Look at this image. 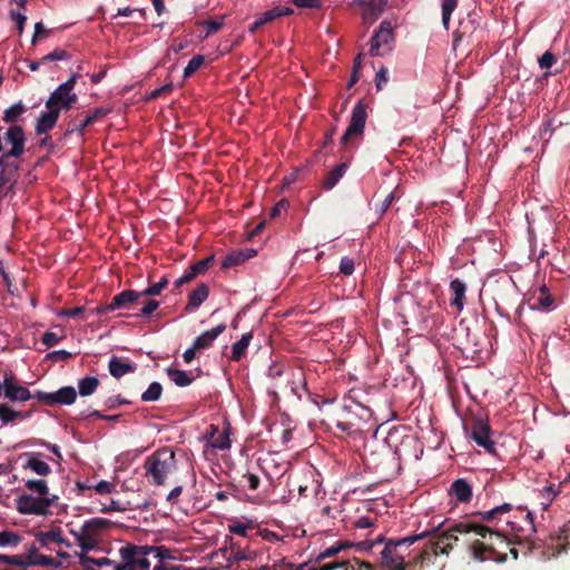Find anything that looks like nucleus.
I'll use <instances>...</instances> for the list:
<instances>
[{
    "label": "nucleus",
    "mask_w": 570,
    "mask_h": 570,
    "mask_svg": "<svg viewBox=\"0 0 570 570\" xmlns=\"http://www.w3.org/2000/svg\"><path fill=\"white\" fill-rule=\"evenodd\" d=\"M36 397L50 405H70L76 401L77 392L72 386H65L52 393L38 392Z\"/></svg>",
    "instance_id": "16"
},
{
    "label": "nucleus",
    "mask_w": 570,
    "mask_h": 570,
    "mask_svg": "<svg viewBox=\"0 0 570 570\" xmlns=\"http://www.w3.org/2000/svg\"><path fill=\"white\" fill-rule=\"evenodd\" d=\"M475 537L474 540H470L471 551L474 559L483 561L490 559V552L495 551L500 546L505 544V537L499 532H493L485 527L474 524L472 532Z\"/></svg>",
    "instance_id": "6"
},
{
    "label": "nucleus",
    "mask_w": 570,
    "mask_h": 570,
    "mask_svg": "<svg viewBox=\"0 0 570 570\" xmlns=\"http://www.w3.org/2000/svg\"><path fill=\"white\" fill-rule=\"evenodd\" d=\"M293 9L289 7H274L257 17V19L250 24L249 32H256L264 24L272 22L276 18L293 14Z\"/></svg>",
    "instance_id": "19"
},
{
    "label": "nucleus",
    "mask_w": 570,
    "mask_h": 570,
    "mask_svg": "<svg viewBox=\"0 0 570 570\" xmlns=\"http://www.w3.org/2000/svg\"><path fill=\"white\" fill-rule=\"evenodd\" d=\"M253 335L252 333H245L242 335L240 340H238L236 343L232 346V358L234 361H239L242 356L244 355L245 351L247 350L250 340Z\"/></svg>",
    "instance_id": "32"
},
{
    "label": "nucleus",
    "mask_w": 570,
    "mask_h": 570,
    "mask_svg": "<svg viewBox=\"0 0 570 570\" xmlns=\"http://www.w3.org/2000/svg\"><path fill=\"white\" fill-rule=\"evenodd\" d=\"M365 121L366 106L360 101L353 108L350 125L341 139L342 144H346L353 136L362 135L365 127Z\"/></svg>",
    "instance_id": "11"
},
{
    "label": "nucleus",
    "mask_w": 570,
    "mask_h": 570,
    "mask_svg": "<svg viewBox=\"0 0 570 570\" xmlns=\"http://www.w3.org/2000/svg\"><path fill=\"white\" fill-rule=\"evenodd\" d=\"M204 63V57L198 55L193 57L188 65L184 69V77L188 78L190 77L196 70L200 68V66Z\"/></svg>",
    "instance_id": "44"
},
{
    "label": "nucleus",
    "mask_w": 570,
    "mask_h": 570,
    "mask_svg": "<svg viewBox=\"0 0 570 570\" xmlns=\"http://www.w3.org/2000/svg\"><path fill=\"white\" fill-rule=\"evenodd\" d=\"M1 384L6 399L10 401L24 402L31 399L30 391L19 385L12 373L6 374Z\"/></svg>",
    "instance_id": "15"
},
{
    "label": "nucleus",
    "mask_w": 570,
    "mask_h": 570,
    "mask_svg": "<svg viewBox=\"0 0 570 570\" xmlns=\"http://www.w3.org/2000/svg\"><path fill=\"white\" fill-rule=\"evenodd\" d=\"M67 52L62 49H56L52 52L42 57V61H58L67 58Z\"/></svg>",
    "instance_id": "52"
},
{
    "label": "nucleus",
    "mask_w": 570,
    "mask_h": 570,
    "mask_svg": "<svg viewBox=\"0 0 570 570\" xmlns=\"http://www.w3.org/2000/svg\"><path fill=\"white\" fill-rule=\"evenodd\" d=\"M350 547L348 543H345V542H337L335 543L334 546L325 549L323 552H321L317 557H316V561H322L324 559H327V558H331V557H334L335 554H337L338 552H341L342 550H344L345 548Z\"/></svg>",
    "instance_id": "41"
},
{
    "label": "nucleus",
    "mask_w": 570,
    "mask_h": 570,
    "mask_svg": "<svg viewBox=\"0 0 570 570\" xmlns=\"http://www.w3.org/2000/svg\"><path fill=\"white\" fill-rule=\"evenodd\" d=\"M37 540L41 546H49L50 543H63L67 547H70V543L63 539L60 530L39 532L37 534Z\"/></svg>",
    "instance_id": "30"
},
{
    "label": "nucleus",
    "mask_w": 570,
    "mask_h": 570,
    "mask_svg": "<svg viewBox=\"0 0 570 570\" xmlns=\"http://www.w3.org/2000/svg\"><path fill=\"white\" fill-rule=\"evenodd\" d=\"M474 530V523L463 521L459 522L444 532H442L435 542V553H448L452 548L453 542L458 541V534L469 535Z\"/></svg>",
    "instance_id": "10"
},
{
    "label": "nucleus",
    "mask_w": 570,
    "mask_h": 570,
    "mask_svg": "<svg viewBox=\"0 0 570 570\" xmlns=\"http://www.w3.org/2000/svg\"><path fill=\"white\" fill-rule=\"evenodd\" d=\"M450 291L452 293L451 306L455 307L458 312H461L464 307L466 285L459 278H455L450 284Z\"/></svg>",
    "instance_id": "23"
},
{
    "label": "nucleus",
    "mask_w": 570,
    "mask_h": 570,
    "mask_svg": "<svg viewBox=\"0 0 570 570\" xmlns=\"http://www.w3.org/2000/svg\"><path fill=\"white\" fill-rule=\"evenodd\" d=\"M60 341V337L56 334V333H52V332H46L42 336V343L48 346V347H52L55 345H57Z\"/></svg>",
    "instance_id": "55"
},
{
    "label": "nucleus",
    "mask_w": 570,
    "mask_h": 570,
    "mask_svg": "<svg viewBox=\"0 0 570 570\" xmlns=\"http://www.w3.org/2000/svg\"><path fill=\"white\" fill-rule=\"evenodd\" d=\"M168 285V279L166 277H163L159 282L148 286L144 291H141V294L144 297L148 296H158L161 294L163 289L166 288Z\"/></svg>",
    "instance_id": "39"
},
{
    "label": "nucleus",
    "mask_w": 570,
    "mask_h": 570,
    "mask_svg": "<svg viewBox=\"0 0 570 570\" xmlns=\"http://www.w3.org/2000/svg\"><path fill=\"white\" fill-rule=\"evenodd\" d=\"M557 493L558 492L554 490L553 487H546L541 491L542 501L540 504L543 510H547L550 507V504L553 501V499L556 498Z\"/></svg>",
    "instance_id": "45"
},
{
    "label": "nucleus",
    "mask_w": 570,
    "mask_h": 570,
    "mask_svg": "<svg viewBox=\"0 0 570 570\" xmlns=\"http://www.w3.org/2000/svg\"><path fill=\"white\" fill-rule=\"evenodd\" d=\"M387 80H389V70L386 68L382 67L377 71L376 77H375L376 88L381 89L382 86L387 82Z\"/></svg>",
    "instance_id": "56"
},
{
    "label": "nucleus",
    "mask_w": 570,
    "mask_h": 570,
    "mask_svg": "<svg viewBox=\"0 0 570 570\" xmlns=\"http://www.w3.org/2000/svg\"><path fill=\"white\" fill-rule=\"evenodd\" d=\"M10 17L17 23V29L19 31V35H21L23 32V27L27 21V17L23 13L16 11H11Z\"/></svg>",
    "instance_id": "54"
},
{
    "label": "nucleus",
    "mask_w": 570,
    "mask_h": 570,
    "mask_svg": "<svg viewBox=\"0 0 570 570\" xmlns=\"http://www.w3.org/2000/svg\"><path fill=\"white\" fill-rule=\"evenodd\" d=\"M552 306L553 299L543 285L539 288V292L532 296V308L550 309Z\"/></svg>",
    "instance_id": "28"
},
{
    "label": "nucleus",
    "mask_w": 570,
    "mask_h": 570,
    "mask_svg": "<svg viewBox=\"0 0 570 570\" xmlns=\"http://www.w3.org/2000/svg\"><path fill=\"white\" fill-rule=\"evenodd\" d=\"M144 295L141 291L127 289L122 291L119 294L115 295L111 302L105 305V309L107 311H117V309H126L134 311L135 305L138 304Z\"/></svg>",
    "instance_id": "12"
},
{
    "label": "nucleus",
    "mask_w": 570,
    "mask_h": 570,
    "mask_svg": "<svg viewBox=\"0 0 570 570\" xmlns=\"http://www.w3.org/2000/svg\"><path fill=\"white\" fill-rule=\"evenodd\" d=\"M354 3L361 8L363 22L373 24L384 12L387 0H355Z\"/></svg>",
    "instance_id": "14"
},
{
    "label": "nucleus",
    "mask_w": 570,
    "mask_h": 570,
    "mask_svg": "<svg viewBox=\"0 0 570 570\" xmlns=\"http://www.w3.org/2000/svg\"><path fill=\"white\" fill-rule=\"evenodd\" d=\"M95 490L99 494H109L114 491V485L108 481H100L96 484Z\"/></svg>",
    "instance_id": "57"
},
{
    "label": "nucleus",
    "mask_w": 570,
    "mask_h": 570,
    "mask_svg": "<svg viewBox=\"0 0 570 570\" xmlns=\"http://www.w3.org/2000/svg\"><path fill=\"white\" fill-rule=\"evenodd\" d=\"M89 551L77 552L76 556L79 557V563L86 570H94L96 567L100 568L102 566L109 564L110 560L107 558H94L88 556Z\"/></svg>",
    "instance_id": "27"
},
{
    "label": "nucleus",
    "mask_w": 570,
    "mask_h": 570,
    "mask_svg": "<svg viewBox=\"0 0 570 570\" xmlns=\"http://www.w3.org/2000/svg\"><path fill=\"white\" fill-rule=\"evenodd\" d=\"M140 303L141 308L139 312L132 314L135 317H149L160 305L159 302L155 299H145Z\"/></svg>",
    "instance_id": "37"
},
{
    "label": "nucleus",
    "mask_w": 570,
    "mask_h": 570,
    "mask_svg": "<svg viewBox=\"0 0 570 570\" xmlns=\"http://www.w3.org/2000/svg\"><path fill=\"white\" fill-rule=\"evenodd\" d=\"M539 67L541 69H549L556 63V57L550 51H546L540 58H539Z\"/></svg>",
    "instance_id": "47"
},
{
    "label": "nucleus",
    "mask_w": 570,
    "mask_h": 570,
    "mask_svg": "<svg viewBox=\"0 0 570 570\" xmlns=\"http://www.w3.org/2000/svg\"><path fill=\"white\" fill-rule=\"evenodd\" d=\"M511 510V504L509 503H504L502 505H498L487 512L483 513V517L485 520H491L493 519L495 515L500 514V513H505V512H509Z\"/></svg>",
    "instance_id": "46"
},
{
    "label": "nucleus",
    "mask_w": 570,
    "mask_h": 570,
    "mask_svg": "<svg viewBox=\"0 0 570 570\" xmlns=\"http://www.w3.org/2000/svg\"><path fill=\"white\" fill-rule=\"evenodd\" d=\"M249 529H252L249 524L238 520H232L228 523V531L240 537H246Z\"/></svg>",
    "instance_id": "42"
},
{
    "label": "nucleus",
    "mask_w": 570,
    "mask_h": 570,
    "mask_svg": "<svg viewBox=\"0 0 570 570\" xmlns=\"http://www.w3.org/2000/svg\"><path fill=\"white\" fill-rule=\"evenodd\" d=\"M288 207V202L285 199L279 200L271 210L272 217H277L282 210H285Z\"/></svg>",
    "instance_id": "62"
},
{
    "label": "nucleus",
    "mask_w": 570,
    "mask_h": 570,
    "mask_svg": "<svg viewBox=\"0 0 570 570\" xmlns=\"http://www.w3.org/2000/svg\"><path fill=\"white\" fill-rule=\"evenodd\" d=\"M450 492L460 502H468L472 497V489L470 484L463 479L455 480L451 485Z\"/></svg>",
    "instance_id": "24"
},
{
    "label": "nucleus",
    "mask_w": 570,
    "mask_h": 570,
    "mask_svg": "<svg viewBox=\"0 0 570 570\" xmlns=\"http://www.w3.org/2000/svg\"><path fill=\"white\" fill-rule=\"evenodd\" d=\"M248 257L249 256H246V255H244L242 253L229 255V256H227L225 258V261L223 263V266L224 267H230V266L237 265L240 262H244Z\"/></svg>",
    "instance_id": "51"
},
{
    "label": "nucleus",
    "mask_w": 570,
    "mask_h": 570,
    "mask_svg": "<svg viewBox=\"0 0 570 570\" xmlns=\"http://www.w3.org/2000/svg\"><path fill=\"white\" fill-rule=\"evenodd\" d=\"M395 41L394 26L390 20H383L370 40V55L384 56L392 51Z\"/></svg>",
    "instance_id": "7"
},
{
    "label": "nucleus",
    "mask_w": 570,
    "mask_h": 570,
    "mask_svg": "<svg viewBox=\"0 0 570 570\" xmlns=\"http://www.w3.org/2000/svg\"><path fill=\"white\" fill-rule=\"evenodd\" d=\"M20 535L14 532H0V547H17L20 543Z\"/></svg>",
    "instance_id": "40"
},
{
    "label": "nucleus",
    "mask_w": 570,
    "mask_h": 570,
    "mask_svg": "<svg viewBox=\"0 0 570 570\" xmlns=\"http://www.w3.org/2000/svg\"><path fill=\"white\" fill-rule=\"evenodd\" d=\"M163 386L158 382H153L148 389L141 394V400L144 402H154L159 400L161 396Z\"/></svg>",
    "instance_id": "36"
},
{
    "label": "nucleus",
    "mask_w": 570,
    "mask_h": 570,
    "mask_svg": "<svg viewBox=\"0 0 570 570\" xmlns=\"http://www.w3.org/2000/svg\"><path fill=\"white\" fill-rule=\"evenodd\" d=\"M167 375L177 386H188L193 382V376L183 370L167 368Z\"/></svg>",
    "instance_id": "31"
},
{
    "label": "nucleus",
    "mask_w": 570,
    "mask_h": 570,
    "mask_svg": "<svg viewBox=\"0 0 570 570\" xmlns=\"http://www.w3.org/2000/svg\"><path fill=\"white\" fill-rule=\"evenodd\" d=\"M456 0H442V23L445 29L449 28L451 14L456 8Z\"/></svg>",
    "instance_id": "38"
},
{
    "label": "nucleus",
    "mask_w": 570,
    "mask_h": 570,
    "mask_svg": "<svg viewBox=\"0 0 570 570\" xmlns=\"http://www.w3.org/2000/svg\"><path fill=\"white\" fill-rule=\"evenodd\" d=\"M48 35V30H46L45 26L42 24V22H37L35 24V35L32 37V40L31 42L35 45L37 42V39L40 37V36H47Z\"/></svg>",
    "instance_id": "60"
},
{
    "label": "nucleus",
    "mask_w": 570,
    "mask_h": 570,
    "mask_svg": "<svg viewBox=\"0 0 570 570\" xmlns=\"http://www.w3.org/2000/svg\"><path fill=\"white\" fill-rule=\"evenodd\" d=\"M246 479V483H247V487L250 489V490H256L259 485V479L258 476L254 475V474H247L245 476Z\"/></svg>",
    "instance_id": "63"
},
{
    "label": "nucleus",
    "mask_w": 570,
    "mask_h": 570,
    "mask_svg": "<svg viewBox=\"0 0 570 570\" xmlns=\"http://www.w3.org/2000/svg\"><path fill=\"white\" fill-rule=\"evenodd\" d=\"M37 119L36 132L38 135L45 134L53 128L59 118V107H46Z\"/></svg>",
    "instance_id": "21"
},
{
    "label": "nucleus",
    "mask_w": 570,
    "mask_h": 570,
    "mask_svg": "<svg viewBox=\"0 0 570 570\" xmlns=\"http://www.w3.org/2000/svg\"><path fill=\"white\" fill-rule=\"evenodd\" d=\"M83 312H85V308L81 306L73 307V308H63L57 313V316L58 317H78V316L82 315Z\"/></svg>",
    "instance_id": "50"
},
{
    "label": "nucleus",
    "mask_w": 570,
    "mask_h": 570,
    "mask_svg": "<svg viewBox=\"0 0 570 570\" xmlns=\"http://www.w3.org/2000/svg\"><path fill=\"white\" fill-rule=\"evenodd\" d=\"M108 367H109L110 374L117 379H119L135 370V367L131 363L120 360L116 356L110 358Z\"/></svg>",
    "instance_id": "26"
},
{
    "label": "nucleus",
    "mask_w": 570,
    "mask_h": 570,
    "mask_svg": "<svg viewBox=\"0 0 570 570\" xmlns=\"http://www.w3.org/2000/svg\"><path fill=\"white\" fill-rule=\"evenodd\" d=\"M14 560H22V554H19V556L0 554V564L7 563V564L18 566L19 567V563L16 562Z\"/></svg>",
    "instance_id": "61"
},
{
    "label": "nucleus",
    "mask_w": 570,
    "mask_h": 570,
    "mask_svg": "<svg viewBox=\"0 0 570 570\" xmlns=\"http://www.w3.org/2000/svg\"><path fill=\"white\" fill-rule=\"evenodd\" d=\"M77 82V75H72L66 82L61 83L46 101V107H59L61 109H70L77 101V95L73 88Z\"/></svg>",
    "instance_id": "9"
},
{
    "label": "nucleus",
    "mask_w": 570,
    "mask_h": 570,
    "mask_svg": "<svg viewBox=\"0 0 570 570\" xmlns=\"http://www.w3.org/2000/svg\"><path fill=\"white\" fill-rule=\"evenodd\" d=\"M209 289L207 285L200 284L196 289H194L189 294V299L187 304V311H195L198 308L208 297Z\"/></svg>",
    "instance_id": "25"
},
{
    "label": "nucleus",
    "mask_w": 570,
    "mask_h": 570,
    "mask_svg": "<svg viewBox=\"0 0 570 570\" xmlns=\"http://www.w3.org/2000/svg\"><path fill=\"white\" fill-rule=\"evenodd\" d=\"M48 356L55 361H65L71 357V353L65 350L53 351Z\"/></svg>",
    "instance_id": "59"
},
{
    "label": "nucleus",
    "mask_w": 570,
    "mask_h": 570,
    "mask_svg": "<svg viewBox=\"0 0 570 570\" xmlns=\"http://www.w3.org/2000/svg\"><path fill=\"white\" fill-rule=\"evenodd\" d=\"M226 330L225 324H219L214 328L202 333L194 341V345L198 351L209 347L213 342Z\"/></svg>",
    "instance_id": "22"
},
{
    "label": "nucleus",
    "mask_w": 570,
    "mask_h": 570,
    "mask_svg": "<svg viewBox=\"0 0 570 570\" xmlns=\"http://www.w3.org/2000/svg\"><path fill=\"white\" fill-rule=\"evenodd\" d=\"M18 417H21V414L19 412L12 410L8 405H4V404L0 405V420L4 424L14 421Z\"/></svg>",
    "instance_id": "43"
},
{
    "label": "nucleus",
    "mask_w": 570,
    "mask_h": 570,
    "mask_svg": "<svg viewBox=\"0 0 570 570\" xmlns=\"http://www.w3.org/2000/svg\"><path fill=\"white\" fill-rule=\"evenodd\" d=\"M121 564L116 570H159L161 549L158 547L128 546L120 549Z\"/></svg>",
    "instance_id": "3"
},
{
    "label": "nucleus",
    "mask_w": 570,
    "mask_h": 570,
    "mask_svg": "<svg viewBox=\"0 0 570 570\" xmlns=\"http://www.w3.org/2000/svg\"><path fill=\"white\" fill-rule=\"evenodd\" d=\"M24 142V131L17 125L11 126L3 137L0 135V195H7L17 181V158L23 154Z\"/></svg>",
    "instance_id": "1"
},
{
    "label": "nucleus",
    "mask_w": 570,
    "mask_h": 570,
    "mask_svg": "<svg viewBox=\"0 0 570 570\" xmlns=\"http://www.w3.org/2000/svg\"><path fill=\"white\" fill-rule=\"evenodd\" d=\"M424 537L425 533H422L420 535L407 537L394 542L386 543L381 553L382 566L389 570H404V556L399 551V548L403 544L411 546L416 540Z\"/></svg>",
    "instance_id": "8"
},
{
    "label": "nucleus",
    "mask_w": 570,
    "mask_h": 570,
    "mask_svg": "<svg viewBox=\"0 0 570 570\" xmlns=\"http://www.w3.org/2000/svg\"><path fill=\"white\" fill-rule=\"evenodd\" d=\"M99 381L94 376H86L78 383L79 393L81 396L91 395L98 387Z\"/></svg>",
    "instance_id": "35"
},
{
    "label": "nucleus",
    "mask_w": 570,
    "mask_h": 570,
    "mask_svg": "<svg viewBox=\"0 0 570 570\" xmlns=\"http://www.w3.org/2000/svg\"><path fill=\"white\" fill-rule=\"evenodd\" d=\"M108 114V110L105 108H96L90 115H88L79 125H77L72 130H76L80 136L83 135V130L89 125L94 124L96 120L104 118Z\"/></svg>",
    "instance_id": "33"
},
{
    "label": "nucleus",
    "mask_w": 570,
    "mask_h": 570,
    "mask_svg": "<svg viewBox=\"0 0 570 570\" xmlns=\"http://www.w3.org/2000/svg\"><path fill=\"white\" fill-rule=\"evenodd\" d=\"M24 111V105L18 101L4 110L2 119L7 124H14Z\"/></svg>",
    "instance_id": "34"
},
{
    "label": "nucleus",
    "mask_w": 570,
    "mask_h": 570,
    "mask_svg": "<svg viewBox=\"0 0 570 570\" xmlns=\"http://www.w3.org/2000/svg\"><path fill=\"white\" fill-rule=\"evenodd\" d=\"M41 458L42 454L38 452H26L19 456L20 460H23V470H30L40 476H46L51 473V468Z\"/></svg>",
    "instance_id": "17"
},
{
    "label": "nucleus",
    "mask_w": 570,
    "mask_h": 570,
    "mask_svg": "<svg viewBox=\"0 0 570 570\" xmlns=\"http://www.w3.org/2000/svg\"><path fill=\"white\" fill-rule=\"evenodd\" d=\"M144 468L153 484L165 485L177 471L175 452L170 448L158 449L146 459Z\"/></svg>",
    "instance_id": "4"
},
{
    "label": "nucleus",
    "mask_w": 570,
    "mask_h": 570,
    "mask_svg": "<svg viewBox=\"0 0 570 570\" xmlns=\"http://www.w3.org/2000/svg\"><path fill=\"white\" fill-rule=\"evenodd\" d=\"M373 525V521L367 517H361L355 521V527L358 529H366Z\"/></svg>",
    "instance_id": "64"
},
{
    "label": "nucleus",
    "mask_w": 570,
    "mask_h": 570,
    "mask_svg": "<svg viewBox=\"0 0 570 570\" xmlns=\"http://www.w3.org/2000/svg\"><path fill=\"white\" fill-rule=\"evenodd\" d=\"M19 563V567H30V566H42V567H49L55 566L57 567L59 563L55 561L53 558L40 554L37 552V548L35 546H31L28 553L22 554V560H14Z\"/></svg>",
    "instance_id": "20"
},
{
    "label": "nucleus",
    "mask_w": 570,
    "mask_h": 570,
    "mask_svg": "<svg viewBox=\"0 0 570 570\" xmlns=\"http://www.w3.org/2000/svg\"><path fill=\"white\" fill-rule=\"evenodd\" d=\"M347 169V164L342 163L336 166L333 170L328 173V175L323 180V187L326 190H331L334 186L340 181V179L344 176Z\"/></svg>",
    "instance_id": "29"
},
{
    "label": "nucleus",
    "mask_w": 570,
    "mask_h": 570,
    "mask_svg": "<svg viewBox=\"0 0 570 570\" xmlns=\"http://www.w3.org/2000/svg\"><path fill=\"white\" fill-rule=\"evenodd\" d=\"M223 18L204 22V26L206 28V37L217 32L223 27Z\"/></svg>",
    "instance_id": "48"
},
{
    "label": "nucleus",
    "mask_w": 570,
    "mask_h": 570,
    "mask_svg": "<svg viewBox=\"0 0 570 570\" xmlns=\"http://www.w3.org/2000/svg\"><path fill=\"white\" fill-rule=\"evenodd\" d=\"M297 8L318 9L322 6L321 0H291Z\"/></svg>",
    "instance_id": "49"
},
{
    "label": "nucleus",
    "mask_w": 570,
    "mask_h": 570,
    "mask_svg": "<svg viewBox=\"0 0 570 570\" xmlns=\"http://www.w3.org/2000/svg\"><path fill=\"white\" fill-rule=\"evenodd\" d=\"M111 525V521L105 518H92L83 522L78 530H71L79 548L82 551L99 550L101 538Z\"/></svg>",
    "instance_id": "5"
},
{
    "label": "nucleus",
    "mask_w": 570,
    "mask_h": 570,
    "mask_svg": "<svg viewBox=\"0 0 570 570\" xmlns=\"http://www.w3.org/2000/svg\"><path fill=\"white\" fill-rule=\"evenodd\" d=\"M208 444L216 450H227L230 448L229 426L219 429L217 425H210L207 433Z\"/></svg>",
    "instance_id": "18"
},
{
    "label": "nucleus",
    "mask_w": 570,
    "mask_h": 570,
    "mask_svg": "<svg viewBox=\"0 0 570 570\" xmlns=\"http://www.w3.org/2000/svg\"><path fill=\"white\" fill-rule=\"evenodd\" d=\"M30 493L20 494L16 499L17 510L22 514L47 515L58 497L51 494L47 481L30 479L24 483Z\"/></svg>",
    "instance_id": "2"
},
{
    "label": "nucleus",
    "mask_w": 570,
    "mask_h": 570,
    "mask_svg": "<svg viewBox=\"0 0 570 570\" xmlns=\"http://www.w3.org/2000/svg\"><path fill=\"white\" fill-rule=\"evenodd\" d=\"M210 262H212V258H206V259H203V261L196 263L193 266L191 272L195 273V276L199 273L205 272L208 268Z\"/></svg>",
    "instance_id": "58"
},
{
    "label": "nucleus",
    "mask_w": 570,
    "mask_h": 570,
    "mask_svg": "<svg viewBox=\"0 0 570 570\" xmlns=\"http://www.w3.org/2000/svg\"><path fill=\"white\" fill-rule=\"evenodd\" d=\"M340 271L344 275H351L354 272V262L348 257H343L340 262Z\"/></svg>",
    "instance_id": "53"
},
{
    "label": "nucleus",
    "mask_w": 570,
    "mask_h": 570,
    "mask_svg": "<svg viewBox=\"0 0 570 570\" xmlns=\"http://www.w3.org/2000/svg\"><path fill=\"white\" fill-rule=\"evenodd\" d=\"M469 436L489 453H494L495 443L491 439V430L487 422L476 420L471 426Z\"/></svg>",
    "instance_id": "13"
}]
</instances>
